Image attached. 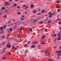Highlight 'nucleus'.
Masks as SVG:
<instances>
[{"label":"nucleus","instance_id":"nucleus-1","mask_svg":"<svg viewBox=\"0 0 61 61\" xmlns=\"http://www.w3.org/2000/svg\"><path fill=\"white\" fill-rule=\"evenodd\" d=\"M10 44V43H9L7 45V46H8L9 47H11V45H9Z\"/></svg>","mask_w":61,"mask_h":61},{"label":"nucleus","instance_id":"nucleus-2","mask_svg":"<svg viewBox=\"0 0 61 61\" xmlns=\"http://www.w3.org/2000/svg\"><path fill=\"white\" fill-rule=\"evenodd\" d=\"M46 36L45 35H44L42 37H41V38H42V39H44Z\"/></svg>","mask_w":61,"mask_h":61},{"label":"nucleus","instance_id":"nucleus-3","mask_svg":"<svg viewBox=\"0 0 61 61\" xmlns=\"http://www.w3.org/2000/svg\"><path fill=\"white\" fill-rule=\"evenodd\" d=\"M57 36H60L61 37V35H60V33L59 32H58L57 33Z\"/></svg>","mask_w":61,"mask_h":61},{"label":"nucleus","instance_id":"nucleus-4","mask_svg":"<svg viewBox=\"0 0 61 61\" xmlns=\"http://www.w3.org/2000/svg\"><path fill=\"white\" fill-rule=\"evenodd\" d=\"M50 15H49V17H52V14H51V11L50 12Z\"/></svg>","mask_w":61,"mask_h":61},{"label":"nucleus","instance_id":"nucleus-5","mask_svg":"<svg viewBox=\"0 0 61 61\" xmlns=\"http://www.w3.org/2000/svg\"><path fill=\"white\" fill-rule=\"evenodd\" d=\"M4 29V27L3 26H1V27H0V29L1 30H3Z\"/></svg>","mask_w":61,"mask_h":61},{"label":"nucleus","instance_id":"nucleus-6","mask_svg":"<svg viewBox=\"0 0 61 61\" xmlns=\"http://www.w3.org/2000/svg\"><path fill=\"white\" fill-rule=\"evenodd\" d=\"M38 43L37 42L35 41V42H33L32 43V44L33 45H35L36 43Z\"/></svg>","mask_w":61,"mask_h":61},{"label":"nucleus","instance_id":"nucleus-7","mask_svg":"<svg viewBox=\"0 0 61 61\" xmlns=\"http://www.w3.org/2000/svg\"><path fill=\"white\" fill-rule=\"evenodd\" d=\"M45 12V10H42L41 11V13H44Z\"/></svg>","mask_w":61,"mask_h":61},{"label":"nucleus","instance_id":"nucleus-8","mask_svg":"<svg viewBox=\"0 0 61 61\" xmlns=\"http://www.w3.org/2000/svg\"><path fill=\"white\" fill-rule=\"evenodd\" d=\"M5 4H6V5H10V4L7 2H6L5 3Z\"/></svg>","mask_w":61,"mask_h":61},{"label":"nucleus","instance_id":"nucleus-9","mask_svg":"<svg viewBox=\"0 0 61 61\" xmlns=\"http://www.w3.org/2000/svg\"><path fill=\"white\" fill-rule=\"evenodd\" d=\"M35 7V6H34L33 5H31L30 6V7Z\"/></svg>","mask_w":61,"mask_h":61},{"label":"nucleus","instance_id":"nucleus-10","mask_svg":"<svg viewBox=\"0 0 61 61\" xmlns=\"http://www.w3.org/2000/svg\"><path fill=\"white\" fill-rule=\"evenodd\" d=\"M1 9L2 10H5V7L4 6L2 7Z\"/></svg>","mask_w":61,"mask_h":61},{"label":"nucleus","instance_id":"nucleus-11","mask_svg":"<svg viewBox=\"0 0 61 61\" xmlns=\"http://www.w3.org/2000/svg\"><path fill=\"white\" fill-rule=\"evenodd\" d=\"M24 46H25H25H26V47H27V46H28V45H27V44H26L24 45Z\"/></svg>","mask_w":61,"mask_h":61},{"label":"nucleus","instance_id":"nucleus-12","mask_svg":"<svg viewBox=\"0 0 61 61\" xmlns=\"http://www.w3.org/2000/svg\"><path fill=\"white\" fill-rule=\"evenodd\" d=\"M61 39V38L60 37H59L58 38V41H59V40H60Z\"/></svg>","mask_w":61,"mask_h":61},{"label":"nucleus","instance_id":"nucleus-13","mask_svg":"<svg viewBox=\"0 0 61 61\" xmlns=\"http://www.w3.org/2000/svg\"><path fill=\"white\" fill-rule=\"evenodd\" d=\"M20 31H22L23 30V27H22V26H21V27L20 28Z\"/></svg>","mask_w":61,"mask_h":61},{"label":"nucleus","instance_id":"nucleus-14","mask_svg":"<svg viewBox=\"0 0 61 61\" xmlns=\"http://www.w3.org/2000/svg\"><path fill=\"white\" fill-rule=\"evenodd\" d=\"M36 10H34L33 11V13H36Z\"/></svg>","mask_w":61,"mask_h":61},{"label":"nucleus","instance_id":"nucleus-15","mask_svg":"<svg viewBox=\"0 0 61 61\" xmlns=\"http://www.w3.org/2000/svg\"><path fill=\"white\" fill-rule=\"evenodd\" d=\"M27 50H26L25 51V54H26L27 53Z\"/></svg>","mask_w":61,"mask_h":61},{"label":"nucleus","instance_id":"nucleus-16","mask_svg":"<svg viewBox=\"0 0 61 61\" xmlns=\"http://www.w3.org/2000/svg\"><path fill=\"white\" fill-rule=\"evenodd\" d=\"M34 47H35V46H32L31 47V48H34Z\"/></svg>","mask_w":61,"mask_h":61},{"label":"nucleus","instance_id":"nucleus-17","mask_svg":"<svg viewBox=\"0 0 61 61\" xmlns=\"http://www.w3.org/2000/svg\"><path fill=\"white\" fill-rule=\"evenodd\" d=\"M17 5V4L16 3H15V4H14L13 5V6H16Z\"/></svg>","mask_w":61,"mask_h":61},{"label":"nucleus","instance_id":"nucleus-18","mask_svg":"<svg viewBox=\"0 0 61 61\" xmlns=\"http://www.w3.org/2000/svg\"><path fill=\"white\" fill-rule=\"evenodd\" d=\"M48 51H46L45 52V54H47V53H48Z\"/></svg>","mask_w":61,"mask_h":61},{"label":"nucleus","instance_id":"nucleus-19","mask_svg":"<svg viewBox=\"0 0 61 61\" xmlns=\"http://www.w3.org/2000/svg\"><path fill=\"white\" fill-rule=\"evenodd\" d=\"M7 17V16L6 15L4 16V18H6V17Z\"/></svg>","mask_w":61,"mask_h":61},{"label":"nucleus","instance_id":"nucleus-20","mask_svg":"<svg viewBox=\"0 0 61 61\" xmlns=\"http://www.w3.org/2000/svg\"><path fill=\"white\" fill-rule=\"evenodd\" d=\"M51 20H49L48 21V24H49V23H50V22H51Z\"/></svg>","mask_w":61,"mask_h":61},{"label":"nucleus","instance_id":"nucleus-21","mask_svg":"<svg viewBox=\"0 0 61 61\" xmlns=\"http://www.w3.org/2000/svg\"><path fill=\"white\" fill-rule=\"evenodd\" d=\"M56 53H58L59 54V52L58 51H57L56 52Z\"/></svg>","mask_w":61,"mask_h":61},{"label":"nucleus","instance_id":"nucleus-22","mask_svg":"<svg viewBox=\"0 0 61 61\" xmlns=\"http://www.w3.org/2000/svg\"><path fill=\"white\" fill-rule=\"evenodd\" d=\"M21 20L23 21V20H24V18H21Z\"/></svg>","mask_w":61,"mask_h":61},{"label":"nucleus","instance_id":"nucleus-23","mask_svg":"<svg viewBox=\"0 0 61 61\" xmlns=\"http://www.w3.org/2000/svg\"><path fill=\"white\" fill-rule=\"evenodd\" d=\"M54 36H55V37H56V34H54Z\"/></svg>","mask_w":61,"mask_h":61},{"label":"nucleus","instance_id":"nucleus-24","mask_svg":"<svg viewBox=\"0 0 61 61\" xmlns=\"http://www.w3.org/2000/svg\"><path fill=\"white\" fill-rule=\"evenodd\" d=\"M57 12H60V10L59 9L57 10Z\"/></svg>","mask_w":61,"mask_h":61},{"label":"nucleus","instance_id":"nucleus-25","mask_svg":"<svg viewBox=\"0 0 61 61\" xmlns=\"http://www.w3.org/2000/svg\"><path fill=\"white\" fill-rule=\"evenodd\" d=\"M56 3H60V1H58L56 2Z\"/></svg>","mask_w":61,"mask_h":61},{"label":"nucleus","instance_id":"nucleus-26","mask_svg":"<svg viewBox=\"0 0 61 61\" xmlns=\"http://www.w3.org/2000/svg\"><path fill=\"white\" fill-rule=\"evenodd\" d=\"M28 7L27 6H26V8H25V9H28Z\"/></svg>","mask_w":61,"mask_h":61},{"label":"nucleus","instance_id":"nucleus-27","mask_svg":"<svg viewBox=\"0 0 61 61\" xmlns=\"http://www.w3.org/2000/svg\"><path fill=\"white\" fill-rule=\"evenodd\" d=\"M4 33V32L3 31H2L0 32V34H1V33Z\"/></svg>","mask_w":61,"mask_h":61},{"label":"nucleus","instance_id":"nucleus-28","mask_svg":"<svg viewBox=\"0 0 61 61\" xmlns=\"http://www.w3.org/2000/svg\"><path fill=\"white\" fill-rule=\"evenodd\" d=\"M49 60H50V61H53V59H50Z\"/></svg>","mask_w":61,"mask_h":61},{"label":"nucleus","instance_id":"nucleus-29","mask_svg":"<svg viewBox=\"0 0 61 61\" xmlns=\"http://www.w3.org/2000/svg\"><path fill=\"white\" fill-rule=\"evenodd\" d=\"M61 55V54H58V56H60Z\"/></svg>","mask_w":61,"mask_h":61},{"label":"nucleus","instance_id":"nucleus-30","mask_svg":"<svg viewBox=\"0 0 61 61\" xmlns=\"http://www.w3.org/2000/svg\"><path fill=\"white\" fill-rule=\"evenodd\" d=\"M12 49H14L15 48V46H12Z\"/></svg>","mask_w":61,"mask_h":61},{"label":"nucleus","instance_id":"nucleus-31","mask_svg":"<svg viewBox=\"0 0 61 61\" xmlns=\"http://www.w3.org/2000/svg\"><path fill=\"white\" fill-rule=\"evenodd\" d=\"M21 23H19L18 25H17L18 26V25H21Z\"/></svg>","mask_w":61,"mask_h":61},{"label":"nucleus","instance_id":"nucleus-32","mask_svg":"<svg viewBox=\"0 0 61 61\" xmlns=\"http://www.w3.org/2000/svg\"><path fill=\"white\" fill-rule=\"evenodd\" d=\"M30 31H32V29L31 28H30Z\"/></svg>","mask_w":61,"mask_h":61},{"label":"nucleus","instance_id":"nucleus-33","mask_svg":"<svg viewBox=\"0 0 61 61\" xmlns=\"http://www.w3.org/2000/svg\"><path fill=\"white\" fill-rule=\"evenodd\" d=\"M45 52V51L44 50H42L41 51V52Z\"/></svg>","mask_w":61,"mask_h":61},{"label":"nucleus","instance_id":"nucleus-34","mask_svg":"<svg viewBox=\"0 0 61 61\" xmlns=\"http://www.w3.org/2000/svg\"><path fill=\"white\" fill-rule=\"evenodd\" d=\"M10 31H12V29H9Z\"/></svg>","mask_w":61,"mask_h":61},{"label":"nucleus","instance_id":"nucleus-35","mask_svg":"<svg viewBox=\"0 0 61 61\" xmlns=\"http://www.w3.org/2000/svg\"><path fill=\"white\" fill-rule=\"evenodd\" d=\"M41 13H39L37 14L38 15H41Z\"/></svg>","mask_w":61,"mask_h":61},{"label":"nucleus","instance_id":"nucleus-36","mask_svg":"<svg viewBox=\"0 0 61 61\" xmlns=\"http://www.w3.org/2000/svg\"><path fill=\"white\" fill-rule=\"evenodd\" d=\"M48 53L49 54V55H50V52H49L48 51Z\"/></svg>","mask_w":61,"mask_h":61},{"label":"nucleus","instance_id":"nucleus-37","mask_svg":"<svg viewBox=\"0 0 61 61\" xmlns=\"http://www.w3.org/2000/svg\"><path fill=\"white\" fill-rule=\"evenodd\" d=\"M2 38L4 39L5 38V36H2Z\"/></svg>","mask_w":61,"mask_h":61},{"label":"nucleus","instance_id":"nucleus-38","mask_svg":"<svg viewBox=\"0 0 61 61\" xmlns=\"http://www.w3.org/2000/svg\"><path fill=\"white\" fill-rule=\"evenodd\" d=\"M9 55H12V54H11L10 52H9Z\"/></svg>","mask_w":61,"mask_h":61},{"label":"nucleus","instance_id":"nucleus-39","mask_svg":"<svg viewBox=\"0 0 61 61\" xmlns=\"http://www.w3.org/2000/svg\"><path fill=\"white\" fill-rule=\"evenodd\" d=\"M41 44H45V43H41Z\"/></svg>","mask_w":61,"mask_h":61},{"label":"nucleus","instance_id":"nucleus-40","mask_svg":"<svg viewBox=\"0 0 61 61\" xmlns=\"http://www.w3.org/2000/svg\"><path fill=\"white\" fill-rule=\"evenodd\" d=\"M5 42H3V43H2V44L4 45H5Z\"/></svg>","mask_w":61,"mask_h":61},{"label":"nucleus","instance_id":"nucleus-41","mask_svg":"<svg viewBox=\"0 0 61 61\" xmlns=\"http://www.w3.org/2000/svg\"><path fill=\"white\" fill-rule=\"evenodd\" d=\"M61 53V51H60L59 52V54L60 53Z\"/></svg>","mask_w":61,"mask_h":61},{"label":"nucleus","instance_id":"nucleus-42","mask_svg":"<svg viewBox=\"0 0 61 61\" xmlns=\"http://www.w3.org/2000/svg\"><path fill=\"white\" fill-rule=\"evenodd\" d=\"M36 20H34V23H36Z\"/></svg>","mask_w":61,"mask_h":61},{"label":"nucleus","instance_id":"nucleus-43","mask_svg":"<svg viewBox=\"0 0 61 61\" xmlns=\"http://www.w3.org/2000/svg\"><path fill=\"white\" fill-rule=\"evenodd\" d=\"M61 22L60 21V22L58 23V24H61Z\"/></svg>","mask_w":61,"mask_h":61},{"label":"nucleus","instance_id":"nucleus-44","mask_svg":"<svg viewBox=\"0 0 61 61\" xmlns=\"http://www.w3.org/2000/svg\"><path fill=\"white\" fill-rule=\"evenodd\" d=\"M4 28H6V25H4Z\"/></svg>","mask_w":61,"mask_h":61},{"label":"nucleus","instance_id":"nucleus-45","mask_svg":"<svg viewBox=\"0 0 61 61\" xmlns=\"http://www.w3.org/2000/svg\"><path fill=\"white\" fill-rule=\"evenodd\" d=\"M42 23H43V22H42V21H41L40 22V23L41 24H42Z\"/></svg>","mask_w":61,"mask_h":61},{"label":"nucleus","instance_id":"nucleus-46","mask_svg":"<svg viewBox=\"0 0 61 61\" xmlns=\"http://www.w3.org/2000/svg\"><path fill=\"white\" fill-rule=\"evenodd\" d=\"M47 30V29H45V31H46Z\"/></svg>","mask_w":61,"mask_h":61},{"label":"nucleus","instance_id":"nucleus-47","mask_svg":"<svg viewBox=\"0 0 61 61\" xmlns=\"http://www.w3.org/2000/svg\"><path fill=\"white\" fill-rule=\"evenodd\" d=\"M56 8H59V6H56Z\"/></svg>","mask_w":61,"mask_h":61},{"label":"nucleus","instance_id":"nucleus-48","mask_svg":"<svg viewBox=\"0 0 61 61\" xmlns=\"http://www.w3.org/2000/svg\"><path fill=\"white\" fill-rule=\"evenodd\" d=\"M25 6H26L25 5H24L23 7H25Z\"/></svg>","mask_w":61,"mask_h":61},{"label":"nucleus","instance_id":"nucleus-49","mask_svg":"<svg viewBox=\"0 0 61 61\" xmlns=\"http://www.w3.org/2000/svg\"><path fill=\"white\" fill-rule=\"evenodd\" d=\"M3 6H6V5H4Z\"/></svg>","mask_w":61,"mask_h":61},{"label":"nucleus","instance_id":"nucleus-50","mask_svg":"<svg viewBox=\"0 0 61 61\" xmlns=\"http://www.w3.org/2000/svg\"><path fill=\"white\" fill-rule=\"evenodd\" d=\"M5 58V57H3L2 58V59H4V58Z\"/></svg>","mask_w":61,"mask_h":61},{"label":"nucleus","instance_id":"nucleus-51","mask_svg":"<svg viewBox=\"0 0 61 61\" xmlns=\"http://www.w3.org/2000/svg\"><path fill=\"white\" fill-rule=\"evenodd\" d=\"M14 24L15 25H17V23H14Z\"/></svg>","mask_w":61,"mask_h":61},{"label":"nucleus","instance_id":"nucleus-52","mask_svg":"<svg viewBox=\"0 0 61 61\" xmlns=\"http://www.w3.org/2000/svg\"><path fill=\"white\" fill-rule=\"evenodd\" d=\"M57 58H60V57L58 56V57H57Z\"/></svg>","mask_w":61,"mask_h":61},{"label":"nucleus","instance_id":"nucleus-53","mask_svg":"<svg viewBox=\"0 0 61 61\" xmlns=\"http://www.w3.org/2000/svg\"><path fill=\"white\" fill-rule=\"evenodd\" d=\"M51 36H52L53 37H54V36H53V34L51 35Z\"/></svg>","mask_w":61,"mask_h":61},{"label":"nucleus","instance_id":"nucleus-54","mask_svg":"<svg viewBox=\"0 0 61 61\" xmlns=\"http://www.w3.org/2000/svg\"><path fill=\"white\" fill-rule=\"evenodd\" d=\"M15 50H17V48L16 47H15Z\"/></svg>","mask_w":61,"mask_h":61},{"label":"nucleus","instance_id":"nucleus-55","mask_svg":"<svg viewBox=\"0 0 61 61\" xmlns=\"http://www.w3.org/2000/svg\"><path fill=\"white\" fill-rule=\"evenodd\" d=\"M60 49H61V46H60L59 47Z\"/></svg>","mask_w":61,"mask_h":61},{"label":"nucleus","instance_id":"nucleus-56","mask_svg":"<svg viewBox=\"0 0 61 61\" xmlns=\"http://www.w3.org/2000/svg\"><path fill=\"white\" fill-rule=\"evenodd\" d=\"M30 43V41H28V44H29Z\"/></svg>","mask_w":61,"mask_h":61},{"label":"nucleus","instance_id":"nucleus-57","mask_svg":"<svg viewBox=\"0 0 61 61\" xmlns=\"http://www.w3.org/2000/svg\"><path fill=\"white\" fill-rule=\"evenodd\" d=\"M20 7H19V6H18L17 7V8H19Z\"/></svg>","mask_w":61,"mask_h":61},{"label":"nucleus","instance_id":"nucleus-58","mask_svg":"<svg viewBox=\"0 0 61 61\" xmlns=\"http://www.w3.org/2000/svg\"><path fill=\"white\" fill-rule=\"evenodd\" d=\"M56 39H55L54 40V41H56Z\"/></svg>","mask_w":61,"mask_h":61},{"label":"nucleus","instance_id":"nucleus-59","mask_svg":"<svg viewBox=\"0 0 61 61\" xmlns=\"http://www.w3.org/2000/svg\"><path fill=\"white\" fill-rule=\"evenodd\" d=\"M18 14L19 15H20V13H18Z\"/></svg>","mask_w":61,"mask_h":61},{"label":"nucleus","instance_id":"nucleus-60","mask_svg":"<svg viewBox=\"0 0 61 61\" xmlns=\"http://www.w3.org/2000/svg\"><path fill=\"white\" fill-rule=\"evenodd\" d=\"M38 46L39 47H40V45H39Z\"/></svg>","mask_w":61,"mask_h":61},{"label":"nucleus","instance_id":"nucleus-61","mask_svg":"<svg viewBox=\"0 0 61 61\" xmlns=\"http://www.w3.org/2000/svg\"><path fill=\"white\" fill-rule=\"evenodd\" d=\"M22 61H25V60H24V59H23L22 60Z\"/></svg>","mask_w":61,"mask_h":61},{"label":"nucleus","instance_id":"nucleus-62","mask_svg":"<svg viewBox=\"0 0 61 61\" xmlns=\"http://www.w3.org/2000/svg\"><path fill=\"white\" fill-rule=\"evenodd\" d=\"M17 36L18 38L19 37V35H18Z\"/></svg>","mask_w":61,"mask_h":61},{"label":"nucleus","instance_id":"nucleus-63","mask_svg":"<svg viewBox=\"0 0 61 61\" xmlns=\"http://www.w3.org/2000/svg\"><path fill=\"white\" fill-rule=\"evenodd\" d=\"M60 29L61 30V27L60 28Z\"/></svg>","mask_w":61,"mask_h":61},{"label":"nucleus","instance_id":"nucleus-64","mask_svg":"<svg viewBox=\"0 0 61 61\" xmlns=\"http://www.w3.org/2000/svg\"><path fill=\"white\" fill-rule=\"evenodd\" d=\"M54 48H56V47H54Z\"/></svg>","mask_w":61,"mask_h":61}]
</instances>
